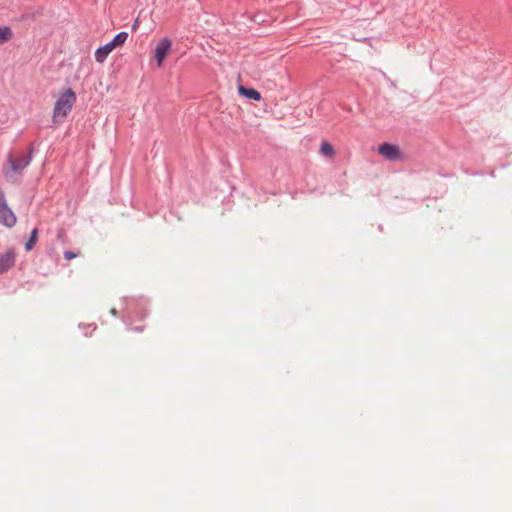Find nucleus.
<instances>
[{
  "label": "nucleus",
  "mask_w": 512,
  "mask_h": 512,
  "mask_svg": "<svg viewBox=\"0 0 512 512\" xmlns=\"http://www.w3.org/2000/svg\"><path fill=\"white\" fill-rule=\"evenodd\" d=\"M77 101L76 93L71 89L67 88L61 91L55 100L52 122L55 125L61 124L66 117L71 113L75 103Z\"/></svg>",
  "instance_id": "nucleus-1"
},
{
  "label": "nucleus",
  "mask_w": 512,
  "mask_h": 512,
  "mask_svg": "<svg viewBox=\"0 0 512 512\" xmlns=\"http://www.w3.org/2000/svg\"><path fill=\"white\" fill-rule=\"evenodd\" d=\"M10 168L5 171L7 179L14 181L15 176L20 174L30 163V157L26 155H13L11 154L8 158Z\"/></svg>",
  "instance_id": "nucleus-2"
},
{
  "label": "nucleus",
  "mask_w": 512,
  "mask_h": 512,
  "mask_svg": "<svg viewBox=\"0 0 512 512\" xmlns=\"http://www.w3.org/2000/svg\"><path fill=\"white\" fill-rule=\"evenodd\" d=\"M171 47L172 42L168 38H162L157 43L153 52V59L156 61L158 67L163 65L165 58L171 51Z\"/></svg>",
  "instance_id": "nucleus-3"
},
{
  "label": "nucleus",
  "mask_w": 512,
  "mask_h": 512,
  "mask_svg": "<svg viewBox=\"0 0 512 512\" xmlns=\"http://www.w3.org/2000/svg\"><path fill=\"white\" fill-rule=\"evenodd\" d=\"M378 153L390 161H398L403 159V153L401 152L400 148L390 143H383L379 145Z\"/></svg>",
  "instance_id": "nucleus-4"
},
{
  "label": "nucleus",
  "mask_w": 512,
  "mask_h": 512,
  "mask_svg": "<svg viewBox=\"0 0 512 512\" xmlns=\"http://www.w3.org/2000/svg\"><path fill=\"white\" fill-rule=\"evenodd\" d=\"M15 264V252L8 250L0 255V274L10 270Z\"/></svg>",
  "instance_id": "nucleus-5"
},
{
  "label": "nucleus",
  "mask_w": 512,
  "mask_h": 512,
  "mask_svg": "<svg viewBox=\"0 0 512 512\" xmlns=\"http://www.w3.org/2000/svg\"><path fill=\"white\" fill-rule=\"evenodd\" d=\"M16 216L13 211L6 205L0 209V223L6 227H13L16 224Z\"/></svg>",
  "instance_id": "nucleus-6"
},
{
  "label": "nucleus",
  "mask_w": 512,
  "mask_h": 512,
  "mask_svg": "<svg viewBox=\"0 0 512 512\" xmlns=\"http://www.w3.org/2000/svg\"><path fill=\"white\" fill-rule=\"evenodd\" d=\"M110 43L105 44L102 47H99L95 52V59L98 63H103L107 56L114 50Z\"/></svg>",
  "instance_id": "nucleus-7"
},
{
  "label": "nucleus",
  "mask_w": 512,
  "mask_h": 512,
  "mask_svg": "<svg viewBox=\"0 0 512 512\" xmlns=\"http://www.w3.org/2000/svg\"><path fill=\"white\" fill-rule=\"evenodd\" d=\"M238 92L241 96H244L248 99L254 100V101H260L261 100V94L253 89V88H246L242 85L238 87Z\"/></svg>",
  "instance_id": "nucleus-8"
},
{
  "label": "nucleus",
  "mask_w": 512,
  "mask_h": 512,
  "mask_svg": "<svg viewBox=\"0 0 512 512\" xmlns=\"http://www.w3.org/2000/svg\"><path fill=\"white\" fill-rule=\"evenodd\" d=\"M13 38V32L8 26H0V45L10 41Z\"/></svg>",
  "instance_id": "nucleus-9"
},
{
  "label": "nucleus",
  "mask_w": 512,
  "mask_h": 512,
  "mask_svg": "<svg viewBox=\"0 0 512 512\" xmlns=\"http://www.w3.org/2000/svg\"><path fill=\"white\" fill-rule=\"evenodd\" d=\"M127 39H128V33L120 32L109 43L112 45L113 48L116 49L117 47L122 46L126 42Z\"/></svg>",
  "instance_id": "nucleus-10"
},
{
  "label": "nucleus",
  "mask_w": 512,
  "mask_h": 512,
  "mask_svg": "<svg viewBox=\"0 0 512 512\" xmlns=\"http://www.w3.org/2000/svg\"><path fill=\"white\" fill-rule=\"evenodd\" d=\"M320 152L323 156L332 158L335 155V150L329 142H322Z\"/></svg>",
  "instance_id": "nucleus-11"
},
{
  "label": "nucleus",
  "mask_w": 512,
  "mask_h": 512,
  "mask_svg": "<svg viewBox=\"0 0 512 512\" xmlns=\"http://www.w3.org/2000/svg\"><path fill=\"white\" fill-rule=\"evenodd\" d=\"M37 237H38V230L33 229L31 232V235H30V239L25 244V248L27 251H30L33 248V246L37 242Z\"/></svg>",
  "instance_id": "nucleus-12"
},
{
  "label": "nucleus",
  "mask_w": 512,
  "mask_h": 512,
  "mask_svg": "<svg viewBox=\"0 0 512 512\" xmlns=\"http://www.w3.org/2000/svg\"><path fill=\"white\" fill-rule=\"evenodd\" d=\"M77 256H78V254H77V253H73V252H71V251H65V252H64V257H65V259H67V260L74 259V258H76Z\"/></svg>",
  "instance_id": "nucleus-13"
},
{
  "label": "nucleus",
  "mask_w": 512,
  "mask_h": 512,
  "mask_svg": "<svg viewBox=\"0 0 512 512\" xmlns=\"http://www.w3.org/2000/svg\"><path fill=\"white\" fill-rule=\"evenodd\" d=\"M6 205H7V203H6V199H5V194L0 189V209H2V207H5Z\"/></svg>",
  "instance_id": "nucleus-14"
},
{
  "label": "nucleus",
  "mask_w": 512,
  "mask_h": 512,
  "mask_svg": "<svg viewBox=\"0 0 512 512\" xmlns=\"http://www.w3.org/2000/svg\"><path fill=\"white\" fill-rule=\"evenodd\" d=\"M133 330L136 331V332H142L143 328L135 327V328H133Z\"/></svg>",
  "instance_id": "nucleus-15"
},
{
  "label": "nucleus",
  "mask_w": 512,
  "mask_h": 512,
  "mask_svg": "<svg viewBox=\"0 0 512 512\" xmlns=\"http://www.w3.org/2000/svg\"><path fill=\"white\" fill-rule=\"evenodd\" d=\"M111 314L116 316L117 315V310L115 308L111 309Z\"/></svg>",
  "instance_id": "nucleus-16"
}]
</instances>
